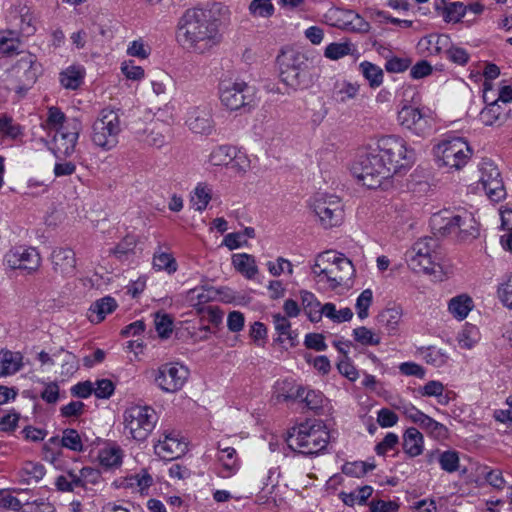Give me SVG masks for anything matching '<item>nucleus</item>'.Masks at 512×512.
Instances as JSON below:
<instances>
[{
    "instance_id": "nucleus-1",
    "label": "nucleus",
    "mask_w": 512,
    "mask_h": 512,
    "mask_svg": "<svg viewBox=\"0 0 512 512\" xmlns=\"http://www.w3.org/2000/svg\"><path fill=\"white\" fill-rule=\"evenodd\" d=\"M415 152L398 135H385L360 143L354 156V179L361 186L375 189L382 179L407 170Z\"/></svg>"
},
{
    "instance_id": "nucleus-2",
    "label": "nucleus",
    "mask_w": 512,
    "mask_h": 512,
    "mask_svg": "<svg viewBox=\"0 0 512 512\" xmlns=\"http://www.w3.org/2000/svg\"><path fill=\"white\" fill-rule=\"evenodd\" d=\"M178 40L188 50L204 53L218 42L216 24L203 9H188L181 19Z\"/></svg>"
},
{
    "instance_id": "nucleus-3",
    "label": "nucleus",
    "mask_w": 512,
    "mask_h": 512,
    "mask_svg": "<svg viewBox=\"0 0 512 512\" xmlns=\"http://www.w3.org/2000/svg\"><path fill=\"white\" fill-rule=\"evenodd\" d=\"M329 431L321 420L309 419L288 430V447L303 455L323 451L329 442Z\"/></svg>"
},
{
    "instance_id": "nucleus-4",
    "label": "nucleus",
    "mask_w": 512,
    "mask_h": 512,
    "mask_svg": "<svg viewBox=\"0 0 512 512\" xmlns=\"http://www.w3.org/2000/svg\"><path fill=\"white\" fill-rule=\"evenodd\" d=\"M473 149L463 137H446L433 147V156L439 168L448 172L462 170L470 161Z\"/></svg>"
},
{
    "instance_id": "nucleus-5",
    "label": "nucleus",
    "mask_w": 512,
    "mask_h": 512,
    "mask_svg": "<svg viewBox=\"0 0 512 512\" xmlns=\"http://www.w3.org/2000/svg\"><path fill=\"white\" fill-rule=\"evenodd\" d=\"M121 121L114 109H102L92 125V142L103 150H111L118 144Z\"/></svg>"
},
{
    "instance_id": "nucleus-6",
    "label": "nucleus",
    "mask_w": 512,
    "mask_h": 512,
    "mask_svg": "<svg viewBox=\"0 0 512 512\" xmlns=\"http://www.w3.org/2000/svg\"><path fill=\"white\" fill-rule=\"evenodd\" d=\"M436 241L431 237L418 239L405 253L408 267L415 273L433 275L439 268L436 262Z\"/></svg>"
},
{
    "instance_id": "nucleus-7",
    "label": "nucleus",
    "mask_w": 512,
    "mask_h": 512,
    "mask_svg": "<svg viewBox=\"0 0 512 512\" xmlns=\"http://www.w3.org/2000/svg\"><path fill=\"white\" fill-rule=\"evenodd\" d=\"M158 417L149 406L132 405L123 413L125 431L136 441H145L155 428Z\"/></svg>"
},
{
    "instance_id": "nucleus-8",
    "label": "nucleus",
    "mask_w": 512,
    "mask_h": 512,
    "mask_svg": "<svg viewBox=\"0 0 512 512\" xmlns=\"http://www.w3.org/2000/svg\"><path fill=\"white\" fill-rule=\"evenodd\" d=\"M41 71L42 66L35 55L22 53L8 71V76L15 84V91L23 93L34 85Z\"/></svg>"
},
{
    "instance_id": "nucleus-9",
    "label": "nucleus",
    "mask_w": 512,
    "mask_h": 512,
    "mask_svg": "<svg viewBox=\"0 0 512 512\" xmlns=\"http://www.w3.org/2000/svg\"><path fill=\"white\" fill-rule=\"evenodd\" d=\"M255 87L242 80L224 81L220 85V100L231 111L246 108L254 102Z\"/></svg>"
},
{
    "instance_id": "nucleus-10",
    "label": "nucleus",
    "mask_w": 512,
    "mask_h": 512,
    "mask_svg": "<svg viewBox=\"0 0 512 512\" xmlns=\"http://www.w3.org/2000/svg\"><path fill=\"white\" fill-rule=\"evenodd\" d=\"M399 125L418 137L428 136L433 127V119L429 113L412 105H404L397 114Z\"/></svg>"
},
{
    "instance_id": "nucleus-11",
    "label": "nucleus",
    "mask_w": 512,
    "mask_h": 512,
    "mask_svg": "<svg viewBox=\"0 0 512 512\" xmlns=\"http://www.w3.org/2000/svg\"><path fill=\"white\" fill-rule=\"evenodd\" d=\"M311 208L324 228H331L342 222L343 207L337 196L318 193L312 200Z\"/></svg>"
},
{
    "instance_id": "nucleus-12",
    "label": "nucleus",
    "mask_w": 512,
    "mask_h": 512,
    "mask_svg": "<svg viewBox=\"0 0 512 512\" xmlns=\"http://www.w3.org/2000/svg\"><path fill=\"white\" fill-rule=\"evenodd\" d=\"M81 129V122L72 118L65 123V127L56 131L52 151L57 159L70 157L74 153Z\"/></svg>"
},
{
    "instance_id": "nucleus-13",
    "label": "nucleus",
    "mask_w": 512,
    "mask_h": 512,
    "mask_svg": "<svg viewBox=\"0 0 512 512\" xmlns=\"http://www.w3.org/2000/svg\"><path fill=\"white\" fill-rule=\"evenodd\" d=\"M479 183L486 195L494 202L506 196L503 180L497 165L490 159H482L479 163Z\"/></svg>"
},
{
    "instance_id": "nucleus-14",
    "label": "nucleus",
    "mask_w": 512,
    "mask_h": 512,
    "mask_svg": "<svg viewBox=\"0 0 512 512\" xmlns=\"http://www.w3.org/2000/svg\"><path fill=\"white\" fill-rule=\"evenodd\" d=\"M188 369L178 363H166L155 372V382L164 392L174 393L180 390L188 379Z\"/></svg>"
},
{
    "instance_id": "nucleus-15",
    "label": "nucleus",
    "mask_w": 512,
    "mask_h": 512,
    "mask_svg": "<svg viewBox=\"0 0 512 512\" xmlns=\"http://www.w3.org/2000/svg\"><path fill=\"white\" fill-rule=\"evenodd\" d=\"M5 262L12 269L32 272L39 268L41 257L33 247L18 246L6 253Z\"/></svg>"
},
{
    "instance_id": "nucleus-16",
    "label": "nucleus",
    "mask_w": 512,
    "mask_h": 512,
    "mask_svg": "<svg viewBox=\"0 0 512 512\" xmlns=\"http://www.w3.org/2000/svg\"><path fill=\"white\" fill-rule=\"evenodd\" d=\"M155 453L166 461H171L184 455L187 451V443L179 438V435L172 432H165L163 439L154 445Z\"/></svg>"
},
{
    "instance_id": "nucleus-17",
    "label": "nucleus",
    "mask_w": 512,
    "mask_h": 512,
    "mask_svg": "<svg viewBox=\"0 0 512 512\" xmlns=\"http://www.w3.org/2000/svg\"><path fill=\"white\" fill-rule=\"evenodd\" d=\"M53 270L62 276H73L76 273V257L70 248H56L51 254Z\"/></svg>"
},
{
    "instance_id": "nucleus-18",
    "label": "nucleus",
    "mask_w": 512,
    "mask_h": 512,
    "mask_svg": "<svg viewBox=\"0 0 512 512\" xmlns=\"http://www.w3.org/2000/svg\"><path fill=\"white\" fill-rule=\"evenodd\" d=\"M189 129L198 134H210L213 129L211 111L208 107L192 108L186 120Z\"/></svg>"
},
{
    "instance_id": "nucleus-19",
    "label": "nucleus",
    "mask_w": 512,
    "mask_h": 512,
    "mask_svg": "<svg viewBox=\"0 0 512 512\" xmlns=\"http://www.w3.org/2000/svg\"><path fill=\"white\" fill-rule=\"evenodd\" d=\"M459 217V209L456 211L442 210L433 214L430 224L435 234L446 236L456 233V224Z\"/></svg>"
},
{
    "instance_id": "nucleus-20",
    "label": "nucleus",
    "mask_w": 512,
    "mask_h": 512,
    "mask_svg": "<svg viewBox=\"0 0 512 512\" xmlns=\"http://www.w3.org/2000/svg\"><path fill=\"white\" fill-rule=\"evenodd\" d=\"M337 253L335 251H325L316 257L312 265V273L318 282L329 284L331 275L333 274L332 263L336 261Z\"/></svg>"
},
{
    "instance_id": "nucleus-21",
    "label": "nucleus",
    "mask_w": 512,
    "mask_h": 512,
    "mask_svg": "<svg viewBox=\"0 0 512 512\" xmlns=\"http://www.w3.org/2000/svg\"><path fill=\"white\" fill-rule=\"evenodd\" d=\"M165 131H167V126L164 123L152 122L138 132V139L147 146L160 148L166 142Z\"/></svg>"
},
{
    "instance_id": "nucleus-22",
    "label": "nucleus",
    "mask_w": 512,
    "mask_h": 512,
    "mask_svg": "<svg viewBox=\"0 0 512 512\" xmlns=\"http://www.w3.org/2000/svg\"><path fill=\"white\" fill-rule=\"evenodd\" d=\"M402 448L410 458L420 456L424 451L423 434L415 427L407 428L402 436Z\"/></svg>"
},
{
    "instance_id": "nucleus-23",
    "label": "nucleus",
    "mask_w": 512,
    "mask_h": 512,
    "mask_svg": "<svg viewBox=\"0 0 512 512\" xmlns=\"http://www.w3.org/2000/svg\"><path fill=\"white\" fill-rule=\"evenodd\" d=\"M402 317L403 310L398 306L385 308L377 316L379 323L384 327L389 336L399 334Z\"/></svg>"
},
{
    "instance_id": "nucleus-24",
    "label": "nucleus",
    "mask_w": 512,
    "mask_h": 512,
    "mask_svg": "<svg viewBox=\"0 0 512 512\" xmlns=\"http://www.w3.org/2000/svg\"><path fill=\"white\" fill-rule=\"evenodd\" d=\"M474 308V301L468 294L452 297L448 302L449 313L457 320L462 321Z\"/></svg>"
},
{
    "instance_id": "nucleus-25",
    "label": "nucleus",
    "mask_w": 512,
    "mask_h": 512,
    "mask_svg": "<svg viewBox=\"0 0 512 512\" xmlns=\"http://www.w3.org/2000/svg\"><path fill=\"white\" fill-rule=\"evenodd\" d=\"M117 307L116 300L106 296L95 301L88 311V318L92 323H100L106 315L112 313Z\"/></svg>"
},
{
    "instance_id": "nucleus-26",
    "label": "nucleus",
    "mask_w": 512,
    "mask_h": 512,
    "mask_svg": "<svg viewBox=\"0 0 512 512\" xmlns=\"http://www.w3.org/2000/svg\"><path fill=\"white\" fill-rule=\"evenodd\" d=\"M479 120L485 126H500L505 122L503 107L498 100L492 101L481 110Z\"/></svg>"
},
{
    "instance_id": "nucleus-27",
    "label": "nucleus",
    "mask_w": 512,
    "mask_h": 512,
    "mask_svg": "<svg viewBox=\"0 0 512 512\" xmlns=\"http://www.w3.org/2000/svg\"><path fill=\"white\" fill-rule=\"evenodd\" d=\"M381 332L367 326L354 328V342L362 347H375L381 344Z\"/></svg>"
},
{
    "instance_id": "nucleus-28",
    "label": "nucleus",
    "mask_w": 512,
    "mask_h": 512,
    "mask_svg": "<svg viewBox=\"0 0 512 512\" xmlns=\"http://www.w3.org/2000/svg\"><path fill=\"white\" fill-rule=\"evenodd\" d=\"M459 216L456 224V233L461 238L475 237L478 233V225L474 216L463 209H459Z\"/></svg>"
},
{
    "instance_id": "nucleus-29",
    "label": "nucleus",
    "mask_w": 512,
    "mask_h": 512,
    "mask_svg": "<svg viewBox=\"0 0 512 512\" xmlns=\"http://www.w3.org/2000/svg\"><path fill=\"white\" fill-rule=\"evenodd\" d=\"M277 62L279 66L292 68L293 70H297L299 72H303L307 67L306 57L302 53L294 50L282 52L277 57Z\"/></svg>"
},
{
    "instance_id": "nucleus-30",
    "label": "nucleus",
    "mask_w": 512,
    "mask_h": 512,
    "mask_svg": "<svg viewBox=\"0 0 512 512\" xmlns=\"http://www.w3.org/2000/svg\"><path fill=\"white\" fill-rule=\"evenodd\" d=\"M232 264L238 272L248 279H252L258 272L255 258L246 253L234 254L232 256Z\"/></svg>"
},
{
    "instance_id": "nucleus-31",
    "label": "nucleus",
    "mask_w": 512,
    "mask_h": 512,
    "mask_svg": "<svg viewBox=\"0 0 512 512\" xmlns=\"http://www.w3.org/2000/svg\"><path fill=\"white\" fill-rule=\"evenodd\" d=\"M212 199L211 187L203 182L197 184L191 194V203L196 211H204Z\"/></svg>"
},
{
    "instance_id": "nucleus-32",
    "label": "nucleus",
    "mask_w": 512,
    "mask_h": 512,
    "mask_svg": "<svg viewBox=\"0 0 512 512\" xmlns=\"http://www.w3.org/2000/svg\"><path fill=\"white\" fill-rule=\"evenodd\" d=\"M123 451L120 447H108L100 450L98 459L100 465L105 469H115L122 464Z\"/></svg>"
},
{
    "instance_id": "nucleus-33",
    "label": "nucleus",
    "mask_w": 512,
    "mask_h": 512,
    "mask_svg": "<svg viewBox=\"0 0 512 512\" xmlns=\"http://www.w3.org/2000/svg\"><path fill=\"white\" fill-rule=\"evenodd\" d=\"M445 387L442 382L431 380L424 386L418 388V393L423 397H435L441 405H447L450 398L444 393Z\"/></svg>"
},
{
    "instance_id": "nucleus-34",
    "label": "nucleus",
    "mask_w": 512,
    "mask_h": 512,
    "mask_svg": "<svg viewBox=\"0 0 512 512\" xmlns=\"http://www.w3.org/2000/svg\"><path fill=\"white\" fill-rule=\"evenodd\" d=\"M22 357L20 353L11 351L0 352V377L14 374L21 368Z\"/></svg>"
},
{
    "instance_id": "nucleus-35",
    "label": "nucleus",
    "mask_w": 512,
    "mask_h": 512,
    "mask_svg": "<svg viewBox=\"0 0 512 512\" xmlns=\"http://www.w3.org/2000/svg\"><path fill=\"white\" fill-rule=\"evenodd\" d=\"M301 301L305 313L311 322H318L322 317V306L313 293L301 291Z\"/></svg>"
},
{
    "instance_id": "nucleus-36",
    "label": "nucleus",
    "mask_w": 512,
    "mask_h": 512,
    "mask_svg": "<svg viewBox=\"0 0 512 512\" xmlns=\"http://www.w3.org/2000/svg\"><path fill=\"white\" fill-rule=\"evenodd\" d=\"M215 296V292L209 287H195L186 292V301L192 307H199L210 302Z\"/></svg>"
},
{
    "instance_id": "nucleus-37",
    "label": "nucleus",
    "mask_w": 512,
    "mask_h": 512,
    "mask_svg": "<svg viewBox=\"0 0 512 512\" xmlns=\"http://www.w3.org/2000/svg\"><path fill=\"white\" fill-rule=\"evenodd\" d=\"M218 449V460L221 462L224 470L222 476L229 477L236 471L238 466L236 450L232 447H222L220 443L218 444Z\"/></svg>"
},
{
    "instance_id": "nucleus-38",
    "label": "nucleus",
    "mask_w": 512,
    "mask_h": 512,
    "mask_svg": "<svg viewBox=\"0 0 512 512\" xmlns=\"http://www.w3.org/2000/svg\"><path fill=\"white\" fill-rule=\"evenodd\" d=\"M418 353L427 364L435 367L443 366L448 360L447 353L435 346L421 347L418 349Z\"/></svg>"
},
{
    "instance_id": "nucleus-39",
    "label": "nucleus",
    "mask_w": 512,
    "mask_h": 512,
    "mask_svg": "<svg viewBox=\"0 0 512 512\" xmlns=\"http://www.w3.org/2000/svg\"><path fill=\"white\" fill-rule=\"evenodd\" d=\"M480 340L479 329L472 324H465L457 335L458 345L462 349H472Z\"/></svg>"
},
{
    "instance_id": "nucleus-40",
    "label": "nucleus",
    "mask_w": 512,
    "mask_h": 512,
    "mask_svg": "<svg viewBox=\"0 0 512 512\" xmlns=\"http://www.w3.org/2000/svg\"><path fill=\"white\" fill-rule=\"evenodd\" d=\"M236 147L230 145H221L212 150L209 156V162L214 166H228L235 157Z\"/></svg>"
},
{
    "instance_id": "nucleus-41",
    "label": "nucleus",
    "mask_w": 512,
    "mask_h": 512,
    "mask_svg": "<svg viewBox=\"0 0 512 512\" xmlns=\"http://www.w3.org/2000/svg\"><path fill=\"white\" fill-rule=\"evenodd\" d=\"M352 266V261L348 258L342 257L341 254L337 253V259L332 263L333 274L331 275L329 286L331 288H336L339 286L344 280V271H348V269Z\"/></svg>"
},
{
    "instance_id": "nucleus-42",
    "label": "nucleus",
    "mask_w": 512,
    "mask_h": 512,
    "mask_svg": "<svg viewBox=\"0 0 512 512\" xmlns=\"http://www.w3.org/2000/svg\"><path fill=\"white\" fill-rule=\"evenodd\" d=\"M359 68L370 87L377 88L383 83L384 73L379 66L365 61L359 65Z\"/></svg>"
},
{
    "instance_id": "nucleus-43",
    "label": "nucleus",
    "mask_w": 512,
    "mask_h": 512,
    "mask_svg": "<svg viewBox=\"0 0 512 512\" xmlns=\"http://www.w3.org/2000/svg\"><path fill=\"white\" fill-rule=\"evenodd\" d=\"M420 427L425 430L430 437L436 440H445L449 437L448 428L428 415L425 417Z\"/></svg>"
},
{
    "instance_id": "nucleus-44",
    "label": "nucleus",
    "mask_w": 512,
    "mask_h": 512,
    "mask_svg": "<svg viewBox=\"0 0 512 512\" xmlns=\"http://www.w3.org/2000/svg\"><path fill=\"white\" fill-rule=\"evenodd\" d=\"M373 299V291L370 288L363 290L357 297L355 309L360 321H365L370 316L369 309L373 304Z\"/></svg>"
},
{
    "instance_id": "nucleus-45",
    "label": "nucleus",
    "mask_w": 512,
    "mask_h": 512,
    "mask_svg": "<svg viewBox=\"0 0 512 512\" xmlns=\"http://www.w3.org/2000/svg\"><path fill=\"white\" fill-rule=\"evenodd\" d=\"M45 473V467L38 462H26L21 469L22 480L27 484L39 482Z\"/></svg>"
},
{
    "instance_id": "nucleus-46",
    "label": "nucleus",
    "mask_w": 512,
    "mask_h": 512,
    "mask_svg": "<svg viewBox=\"0 0 512 512\" xmlns=\"http://www.w3.org/2000/svg\"><path fill=\"white\" fill-rule=\"evenodd\" d=\"M83 71L79 67L71 66L60 73V83L66 89H77L83 81Z\"/></svg>"
},
{
    "instance_id": "nucleus-47",
    "label": "nucleus",
    "mask_w": 512,
    "mask_h": 512,
    "mask_svg": "<svg viewBox=\"0 0 512 512\" xmlns=\"http://www.w3.org/2000/svg\"><path fill=\"white\" fill-rule=\"evenodd\" d=\"M55 486L61 492H74L81 488V480L78 478L77 472L69 470L56 478Z\"/></svg>"
},
{
    "instance_id": "nucleus-48",
    "label": "nucleus",
    "mask_w": 512,
    "mask_h": 512,
    "mask_svg": "<svg viewBox=\"0 0 512 512\" xmlns=\"http://www.w3.org/2000/svg\"><path fill=\"white\" fill-rule=\"evenodd\" d=\"M304 393L305 388L301 386L294 388L293 382L285 380L278 385L276 398L278 401L298 400Z\"/></svg>"
},
{
    "instance_id": "nucleus-49",
    "label": "nucleus",
    "mask_w": 512,
    "mask_h": 512,
    "mask_svg": "<svg viewBox=\"0 0 512 512\" xmlns=\"http://www.w3.org/2000/svg\"><path fill=\"white\" fill-rule=\"evenodd\" d=\"M438 462L442 470L447 473H454L460 467L459 453L455 450H446L439 454Z\"/></svg>"
},
{
    "instance_id": "nucleus-50",
    "label": "nucleus",
    "mask_w": 512,
    "mask_h": 512,
    "mask_svg": "<svg viewBox=\"0 0 512 512\" xmlns=\"http://www.w3.org/2000/svg\"><path fill=\"white\" fill-rule=\"evenodd\" d=\"M61 446L74 452H82L84 450L80 434L72 428H67L63 431Z\"/></svg>"
},
{
    "instance_id": "nucleus-51",
    "label": "nucleus",
    "mask_w": 512,
    "mask_h": 512,
    "mask_svg": "<svg viewBox=\"0 0 512 512\" xmlns=\"http://www.w3.org/2000/svg\"><path fill=\"white\" fill-rule=\"evenodd\" d=\"M54 357H61V374L65 376L73 375L78 370V360L74 354L71 352L65 351L63 349L59 350L57 353L53 355Z\"/></svg>"
},
{
    "instance_id": "nucleus-52",
    "label": "nucleus",
    "mask_w": 512,
    "mask_h": 512,
    "mask_svg": "<svg viewBox=\"0 0 512 512\" xmlns=\"http://www.w3.org/2000/svg\"><path fill=\"white\" fill-rule=\"evenodd\" d=\"M322 315H325L334 322L341 323L352 318V311L349 308L337 311L333 303H326L322 306Z\"/></svg>"
},
{
    "instance_id": "nucleus-53",
    "label": "nucleus",
    "mask_w": 512,
    "mask_h": 512,
    "mask_svg": "<svg viewBox=\"0 0 512 512\" xmlns=\"http://www.w3.org/2000/svg\"><path fill=\"white\" fill-rule=\"evenodd\" d=\"M369 512H399L401 504L399 499L395 500H384V499H372L369 504Z\"/></svg>"
},
{
    "instance_id": "nucleus-54",
    "label": "nucleus",
    "mask_w": 512,
    "mask_h": 512,
    "mask_svg": "<svg viewBox=\"0 0 512 512\" xmlns=\"http://www.w3.org/2000/svg\"><path fill=\"white\" fill-rule=\"evenodd\" d=\"M153 266L157 270H165L169 274L174 273L177 270V264L175 259L168 253H156L153 258Z\"/></svg>"
},
{
    "instance_id": "nucleus-55",
    "label": "nucleus",
    "mask_w": 512,
    "mask_h": 512,
    "mask_svg": "<svg viewBox=\"0 0 512 512\" xmlns=\"http://www.w3.org/2000/svg\"><path fill=\"white\" fill-rule=\"evenodd\" d=\"M399 444V437L394 432H388L385 437L375 446V452L379 456H385L393 451Z\"/></svg>"
},
{
    "instance_id": "nucleus-56",
    "label": "nucleus",
    "mask_w": 512,
    "mask_h": 512,
    "mask_svg": "<svg viewBox=\"0 0 512 512\" xmlns=\"http://www.w3.org/2000/svg\"><path fill=\"white\" fill-rule=\"evenodd\" d=\"M397 409L400 410L407 419L419 426L427 416V414L416 408L411 403H401L397 406Z\"/></svg>"
},
{
    "instance_id": "nucleus-57",
    "label": "nucleus",
    "mask_w": 512,
    "mask_h": 512,
    "mask_svg": "<svg viewBox=\"0 0 512 512\" xmlns=\"http://www.w3.org/2000/svg\"><path fill=\"white\" fill-rule=\"evenodd\" d=\"M249 11L253 16L268 18L274 13V6L269 1L252 0L249 5Z\"/></svg>"
},
{
    "instance_id": "nucleus-58",
    "label": "nucleus",
    "mask_w": 512,
    "mask_h": 512,
    "mask_svg": "<svg viewBox=\"0 0 512 512\" xmlns=\"http://www.w3.org/2000/svg\"><path fill=\"white\" fill-rule=\"evenodd\" d=\"M0 131L15 139L22 134V127L19 124L13 122V119L5 114L0 116Z\"/></svg>"
},
{
    "instance_id": "nucleus-59",
    "label": "nucleus",
    "mask_w": 512,
    "mask_h": 512,
    "mask_svg": "<svg viewBox=\"0 0 512 512\" xmlns=\"http://www.w3.org/2000/svg\"><path fill=\"white\" fill-rule=\"evenodd\" d=\"M412 64L408 57H390L386 60L385 69L389 73H402L406 71Z\"/></svg>"
},
{
    "instance_id": "nucleus-60",
    "label": "nucleus",
    "mask_w": 512,
    "mask_h": 512,
    "mask_svg": "<svg viewBox=\"0 0 512 512\" xmlns=\"http://www.w3.org/2000/svg\"><path fill=\"white\" fill-rule=\"evenodd\" d=\"M279 69L281 81L287 86L296 88L301 84L302 72L284 66H279Z\"/></svg>"
},
{
    "instance_id": "nucleus-61",
    "label": "nucleus",
    "mask_w": 512,
    "mask_h": 512,
    "mask_svg": "<svg viewBox=\"0 0 512 512\" xmlns=\"http://www.w3.org/2000/svg\"><path fill=\"white\" fill-rule=\"evenodd\" d=\"M350 53V46L348 43H331L324 52L326 58L331 60H338Z\"/></svg>"
},
{
    "instance_id": "nucleus-62",
    "label": "nucleus",
    "mask_w": 512,
    "mask_h": 512,
    "mask_svg": "<svg viewBox=\"0 0 512 512\" xmlns=\"http://www.w3.org/2000/svg\"><path fill=\"white\" fill-rule=\"evenodd\" d=\"M78 478L81 480V488H85L87 484H97L101 480V473L92 467H83L77 472Z\"/></svg>"
},
{
    "instance_id": "nucleus-63",
    "label": "nucleus",
    "mask_w": 512,
    "mask_h": 512,
    "mask_svg": "<svg viewBox=\"0 0 512 512\" xmlns=\"http://www.w3.org/2000/svg\"><path fill=\"white\" fill-rule=\"evenodd\" d=\"M115 386L109 379L97 380L94 384L93 393L97 398L108 399L114 393Z\"/></svg>"
},
{
    "instance_id": "nucleus-64",
    "label": "nucleus",
    "mask_w": 512,
    "mask_h": 512,
    "mask_svg": "<svg viewBox=\"0 0 512 512\" xmlns=\"http://www.w3.org/2000/svg\"><path fill=\"white\" fill-rule=\"evenodd\" d=\"M498 296L506 307L512 309V275L507 276L500 284Z\"/></svg>"
}]
</instances>
